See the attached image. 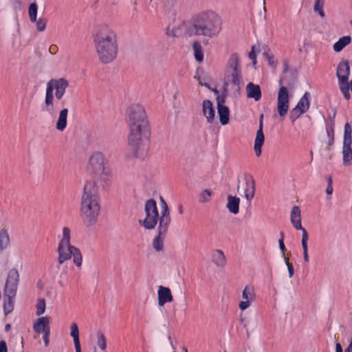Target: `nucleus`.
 <instances>
[{
  "mask_svg": "<svg viewBox=\"0 0 352 352\" xmlns=\"http://www.w3.org/2000/svg\"><path fill=\"white\" fill-rule=\"evenodd\" d=\"M324 5V0H316L314 6V12H317L321 18H324L325 16L323 10Z\"/></svg>",
  "mask_w": 352,
  "mask_h": 352,
  "instance_id": "41",
  "label": "nucleus"
},
{
  "mask_svg": "<svg viewBox=\"0 0 352 352\" xmlns=\"http://www.w3.org/2000/svg\"><path fill=\"white\" fill-rule=\"evenodd\" d=\"M264 56H265L267 60V63H268V65L272 67H275L276 66V64H277V61L275 59L274 56H273V54H270L268 52H265L264 53Z\"/></svg>",
  "mask_w": 352,
  "mask_h": 352,
  "instance_id": "46",
  "label": "nucleus"
},
{
  "mask_svg": "<svg viewBox=\"0 0 352 352\" xmlns=\"http://www.w3.org/2000/svg\"><path fill=\"white\" fill-rule=\"evenodd\" d=\"M33 330L38 334L50 331V319L48 316L38 317L32 324Z\"/></svg>",
  "mask_w": 352,
  "mask_h": 352,
  "instance_id": "21",
  "label": "nucleus"
},
{
  "mask_svg": "<svg viewBox=\"0 0 352 352\" xmlns=\"http://www.w3.org/2000/svg\"><path fill=\"white\" fill-rule=\"evenodd\" d=\"M71 229L67 226H64L58 236V244L71 243Z\"/></svg>",
  "mask_w": 352,
  "mask_h": 352,
  "instance_id": "31",
  "label": "nucleus"
},
{
  "mask_svg": "<svg viewBox=\"0 0 352 352\" xmlns=\"http://www.w3.org/2000/svg\"><path fill=\"white\" fill-rule=\"evenodd\" d=\"M70 336L72 337L74 340V344L80 343L79 330L77 324L75 322L72 323L70 326Z\"/></svg>",
  "mask_w": 352,
  "mask_h": 352,
  "instance_id": "40",
  "label": "nucleus"
},
{
  "mask_svg": "<svg viewBox=\"0 0 352 352\" xmlns=\"http://www.w3.org/2000/svg\"><path fill=\"white\" fill-rule=\"evenodd\" d=\"M128 145L135 157L143 158L148 149L151 135L149 123L129 124Z\"/></svg>",
  "mask_w": 352,
  "mask_h": 352,
  "instance_id": "4",
  "label": "nucleus"
},
{
  "mask_svg": "<svg viewBox=\"0 0 352 352\" xmlns=\"http://www.w3.org/2000/svg\"><path fill=\"white\" fill-rule=\"evenodd\" d=\"M245 88H260L259 85H254L253 82H249Z\"/></svg>",
  "mask_w": 352,
  "mask_h": 352,
  "instance_id": "56",
  "label": "nucleus"
},
{
  "mask_svg": "<svg viewBox=\"0 0 352 352\" xmlns=\"http://www.w3.org/2000/svg\"><path fill=\"white\" fill-rule=\"evenodd\" d=\"M292 97L288 89H279L277 96V111L280 117H285L287 114Z\"/></svg>",
  "mask_w": 352,
  "mask_h": 352,
  "instance_id": "18",
  "label": "nucleus"
},
{
  "mask_svg": "<svg viewBox=\"0 0 352 352\" xmlns=\"http://www.w3.org/2000/svg\"><path fill=\"white\" fill-rule=\"evenodd\" d=\"M106 188L95 186L94 184H85L80 199V217L86 226L96 223L100 213V204L98 192Z\"/></svg>",
  "mask_w": 352,
  "mask_h": 352,
  "instance_id": "2",
  "label": "nucleus"
},
{
  "mask_svg": "<svg viewBox=\"0 0 352 352\" xmlns=\"http://www.w3.org/2000/svg\"><path fill=\"white\" fill-rule=\"evenodd\" d=\"M43 334V341L45 342V346H47L49 345V343H50V331H47V332H45V333H42Z\"/></svg>",
  "mask_w": 352,
  "mask_h": 352,
  "instance_id": "51",
  "label": "nucleus"
},
{
  "mask_svg": "<svg viewBox=\"0 0 352 352\" xmlns=\"http://www.w3.org/2000/svg\"><path fill=\"white\" fill-rule=\"evenodd\" d=\"M96 50L103 64L112 63L117 57L118 46L113 30L106 24L99 25L94 36Z\"/></svg>",
  "mask_w": 352,
  "mask_h": 352,
  "instance_id": "1",
  "label": "nucleus"
},
{
  "mask_svg": "<svg viewBox=\"0 0 352 352\" xmlns=\"http://www.w3.org/2000/svg\"><path fill=\"white\" fill-rule=\"evenodd\" d=\"M326 180L327 182V186H332L333 185V179H332V177L331 176H327L326 177Z\"/></svg>",
  "mask_w": 352,
  "mask_h": 352,
  "instance_id": "58",
  "label": "nucleus"
},
{
  "mask_svg": "<svg viewBox=\"0 0 352 352\" xmlns=\"http://www.w3.org/2000/svg\"><path fill=\"white\" fill-rule=\"evenodd\" d=\"M126 119L128 125L149 123L146 108L140 102L131 103L127 107Z\"/></svg>",
  "mask_w": 352,
  "mask_h": 352,
  "instance_id": "8",
  "label": "nucleus"
},
{
  "mask_svg": "<svg viewBox=\"0 0 352 352\" xmlns=\"http://www.w3.org/2000/svg\"><path fill=\"white\" fill-rule=\"evenodd\" d=\"M191 23H187L184 21H179L173 25H168L166 28V34L168 37H179L183 35L190 36L189 29Z\"/></svg>",
  "mask_w": 352,
  "mask_h": 352,
  "instance_id": "17",
  "label": "nucleus"
},
{
  "mask_svg": "<svg viewBox=\"0 0 352 352\" xmlns=\"http://www.w3.org/2000/svg\"><path fill=\"white\" fill-rule=\"evenodd\" d=\"M256 294L254 287L252 285H246L241 294V300L239 302V308L241 311H245L250 308L256 300Z\"/></svg>",
  "mask_w": 352,
  "mask_h": 352,
  "instance_id": "14",
  "label": "nucleus"
},
{
  "mask_svg": "<svg viewBox=\"0 0 352 352\" xmlns=\"http://www.w3.org/2000/svg\"><path fill=\"white\" fill-rule=\"evenodd\" d=\"M283 72L279 80L280 88H287L295 85L297 80V71L290 67L287 62L283 63Z\"/></svg>",
  "mask_w": 352,
  "mask_h": 352,
  "instance_id": "16",
  "label": "nucleus"
},
{
  "mask_svg": "<svg viewBox=\"0 0 352 352\" xmlns=\"http://www.w3.org/2000/svg\"><path fill=\"white\" fill-rule=\"evenodd\" d=\"M192 50L196 60L201 63L204 60V52L203 47L199 41H195L193 43Z\"/></svg>",
  "mask_w": 352,
  "mask_h": 352,
  "instance_id": "35",
  "label": "nucleus"
},
{
  "mask_svg": "<svg viewBox=\"0 0 352 352\" xmlns=\"http://www.w3.org/2000/svg\"><path fill=\"white\" fill-rule=\"evenodd\" d=\"M282 256H283V257L284 258L285 265H287L288 263H290L289 262V257L285 255V252L284 253V254H282Z\"/></svg>",
  "mask_w": 352,
  "mask_h": 352,
  "instance_id": "61",
  "label": "nucleus"
},
{
  "mask_svg": "<svg viewBox=\"0 0 352 352\" xmlns=\"http://www.w3.org/2000/svg\"><path fill=\"white\" fill-rule=\"evenodd\" d=\"M349 74V61L346 59H342L339 63L336 70V75L338 78L340 88H342V87H345L348 85Z\"/></svg>",
  "mask_w": 352,
  "mask_h": 352,
  "instance_id": "19",
  "label": "nucleus"
},
{
  "mask_svg": "<svg viewBox=\"0 0 352 352\" xmlns=\"http://www.w3.org/2000/svg\"><path fill=\"white\" fill-rule=\"evenodd\" d=\"M173 300L170 289L168 287L160 286L157 291L158 305L163 307L167 302H171Z\"/></svg>",
  "mask_w": 352,
  "mask_h": 352,
  "instance_id": "23",
  "label": "nucleus"
},
{
  "mask_svg": "<svg viewBox=\"0 0 352 352\" xmlns=\"http://www.w3.org/2000/svg\"><path fill=\"white\" fill-rule=\"evenodd\" d=\"M15 296L6 295L5 294L3 299V309L5 314L7 315L12 311L14 309V300Z\"/></svg>",
  "mask_w": 352,
  "mask_h": 352,
  "instance_id": "34",
  "label": "nucleus"
},
{
  "mask_svg": "<svg viewBox=\"0 0 352 352\" xmlns=\"http://www.w3.org/2000/svg\"><path fill=\"white\" fill-rule=\"evenodd\" d=\"M19 282V273L16 268L9 270L5 283L4 293L6 295L16 296Z\"/></svg>",
  "mask_w": 352,
  "mask_h": 352,
  "instance_id": "15",
  "label": "nucleus"
},
{
  "mask_svg": "<svg viewBox=\"0 0 352 352\" xmlns=\"http://www.w3.org/2000/svg\"><path fill=\"white\" fill-rule=\"evenodd\" d=\"M278 245H279V248L282 252V254H284V253L286 251V248H285V245L284 244V241H283V236L282 235L280 239L278 240Z\"/></svg>",
  "mask_w": 352,
  "mask_h": 352,
  "instance_id": "50",
  "label": "nucleus"
},
{
  "mask_svg": "<svg viewBox=\"0 0 352 352\" xmlns=\"http://www.w3.org/2000/svg\"><path fill=\"white\" fill-rule=\"evenodd\" d=\"M212 195V190L205 189L202 190L199 195V201L201 204H206L210 201L211 196Z\"/></svg>",
  "mask_w": 352,
  "mask_h": 352,
  "instance_id": "39",
  "label": "nucleus"
},
{
  "mask_svg": "<svg viewBox=\"0 0 352 352\" xmlns=\"http://www.w3.org/2000/svg\"><path fill=\"white\" fill-rule=\"evenodd\" d=\"M286 265H287V270H288L289 276L290 278H292L294 276V270L293 266H292V265L291 263H288Z\"/></svg>",
  "mask_w": 352,
  "mask_h": 352,
  "instance_id": "53",
  "label": "nucleus"
},
{
  "mask_svg": "<svg viewBox=\"0 0 352 352\" xmlns=\"http://www.w3.org/2000/svg\"><path fill=\"white\" fill-rule=\"evenodd\" d=\"M36 29L39 32H43L46 28L47 19L45 18H40L38 21L36 20Z\"/></svg>",
  "mask_w": 352,
  "mask_h": 352,
  "instance_id": "45",
  "label": "nucleus"
},
{
  "mask_svg": "<svg viewBox=\"0 0 352 352\" xmlns=\"http://www.w3.org/2000/svg\"><path fill=\"white\" fill-rule=\"evenodd\" d=\"M325 191L329 196H331L333 193V186H327Z\"/></svg>",
  "mask_w": 352,
  "mask_h": 352,
  "instance_id": "54",
  "label": "nucleus"
},
{
  "mask_svg": "<svg viewBox=\"0 0 352 352\" xmlns=\"http://www.w3.org/2000/svg\"><path fill=\"white\" fill-rule=\"evenodd\" d=\"M0 352H8L6 343L3 340L0 342Z\"/></svg>",
  "mask_w": 352,
  "mask_h": 352,
  "instance_id": "52",
  "label": "nucleus"
},
{
  "mask_svg": "<svg viewBox=\"0 0 352 352\" xmlns=\"http://www.w3.org/2000/svg\"><path fill=\"white\" fill-rule=\"evenodd\" d=\"M217 113L219 117V121L222 125H226L229 122L230 110L227 106L217 107Z\"/></svg>",
  "mask_w": 352,
  "mask_h": 352,
  "instance_id": "30",
  "label": "nucleus"
},
{
  "mask_svg": "<svg viewBox=\"0 0 352 352\" xmlns=\"http://www.w3.org/2000/svg\"><path fill=\"white\" fill-rule=\"evenodd\" d=\"M170 223V212L166 203L162 199L161 205V218L157 228V235L153 241V247L156 251L164 248V241Z\"/></svg>",
  "mask_w": 352,
  "mask_h": 352,
  "instance_id": "7",
  "label": "nucleus"
},
{
  "mask_svg": "<svg viewBox=\"0 0 352 352\" xmlns=\"http://www.w3.org/2000/svg\"><path fill=\"white\" fill-rule=\"evenodd\" d=\"M302 239H301V244L302 247V250H308V241H309V235L307 230H302Z\"/></svg>",
  "mask_w": 352,
  "mask_h": 352,
  "instance_id": "44",
  "label": "nucleus"
},
{
  "mask_svg": "<svg viewBox=\"0 0 352 352\" xmlns=\"http://www.w3.org/2000/svg\"><path fill=\"white\" fill-rule=\"evenodd\" d=\"M74 346H75L76 352H81V348H80V343L75 344Z\"/></svg>",
  "mask_w": 352,
  "mask_h": 352,
  "instance_id": "60",
  "label": "nucleus"
},
{
  "mask_svg": "<svg viewBox=\"0 0 352 352\" xmlns=\"http://www.w3.org/2000/svg\"><path fill=\"white\" fill-rule=\"evenodd\" d=\"M36 311L35 314L37 316H42V315L45 312L46 310V302L45 299L39 298L37 300L36 305H35Z\"/></svg>",
  "mask_w": 352,
  "mask_h": 352,
  "instance_id": "37",
  "label": "nucleus"
},
{
  "mask_svg": "<svg viewBox=\"0 0 352 352\" xmlns=\"http://www.w3.org/2000/svg\"><path fill=\"white\" fill-rule=\"evenodd\" d=\"M289 219L292 225L296 230H305V228L302 226L301 211L298 206H295L292 207L290 212Z\"/></svg>",
  "mask_w": 352,
  "mask_h": 352,
  "instance_id": "24",
  "label": "nucleus"
},
{
  "mask_svg": "<svg viewBox=\"0 0 352 352\" xmlns=\"http://www.w3.org/2000/svg\"><path fill=\"white\" fill-rule=\"evenodd\" d=\"M87 168L91 178L85 184H94L95 186L107 188L111 177V171L101 152L96 151L89 157Z\"/></svg>",
  "mask_w": 352,
  "mask_h": 352,
  "instance_id": "5",
  "label": "nucleus"
},
{
  "mask_svg": "<svg viewBox=\"0 0 352 352\" xmlns=\"http://www.w3.org/2000/svg\"><path fill=\"white\" fill-rule=\"evenodd\" d=\"M28 14L30 21L32 22H36L37 16V4L35 2L32 3L30 5L28 8Z\"/></svg>",
  "mask_w": 352,
  "mask_h": 352,
  "instance_id": "42",
  "label": "nucleus"
},
{
  "mask_svg": "<svg viewBox=\"0 0 352 352\" xmlns=\"http://www.w3.org/2000/svg\"><path fill=\"white\" fill-rule=\"evenodd\" d=\"M263 118L262 114L260 118L259 129L256 132V138L254 140V150L257 157H260L262 153V146L264 144L265 136L263 131Z\"/></svg>",
  "mask_w": 352,
  "mask_h": 352,
  "instance_id": "22",
  "label": "nucleus"
},
{
  "mask_svg": "<svg viewBox=\"0 0 352 352\" xmlns=\"http://www.w3.org/2000/svg\"><path fill=\"white\" fill-rule=\"evenodd\" d=\"M225 87H241L244 86L242 77L240 58L236 53L229 57L225 68L223 76Z\"/></svg>",
  "mask_w": 352,
  "mask_h": 352,
  "instance_id": "6",
  "label": "nucleus"
},
{
  "mask_svg": "<svg viewBox=\"0 0 352 352\" xmlns=\"http://www.w3.org/2000/svg\"><path fill=\"white\" fill-rule=\"evenodd\" d=\"M256 47L255 45L252 47L251 51L250 52L248 56L252 60V64L254 66L256 65Z\"/></svg>",
  "mask_w": 352,
  "mask_h": 352,
  "instance_id": "47",
  "label": "nucleus"
},
{
  "mask_svg": "<svg viewBox=\"0 0 352 352\" xmlns=\"http://www.w3.org/2000/svg\"><path fill=\"white\" fill-rule=\"evenodd\" d=\"M58 261L63 264L65 261L73 257L74 263L80 267L82 263V256L80 250L71 243L58 244Z\"/></svg>",
  "mask_w": 352,
  "mask_h": 352,
  "instance_id": "10",
  "label": "nucleus"
},
{
  "mask_svg": "<svg viewBox=\"0 0 352 352\" xmlns=\"http://www.w3.org/2000/svg\"><path fill=\"white\" fill-rule=\"evenodd\" d=\"M240 198L236 196L228 195L227 197L226 208L228 211L233 214H236L239 212Z\"/></svg>",
  "mask_w": 352,
  "mask_h": 352,
  "instance_id": "27",
  "label": "nucleus"
},
{
  "mask_svg": "<svg viewBox=\"0 0 352 352\" xmlns=\"http://www.w3.org/2000/svg\"><path fill=\"white\" fill-rule=\"evenodd\" d=\"M342 88H352V80L349 82L348 85L345 87H342Z\"/></svg>",
  "mask_w": 352,
  "mask_h": 352,
  "instance_id": "62",
  "label": "nucleus"
},
{
  "mask_svg": "<svg viewBox=\"0 0 352 352\" xmlns=\"http://www.w3.org/2000/svg\"><path fill=\"white\" fill-rule=\"evenodd\" d=\"M161 218L157 203L153 199L148 200L144 205V218L140 221V224L145 229H153Z\"/></svg>",
  "mask_w": 352,
  "mask_h": 352,
  "instance_id": "9",
  "label": "nucleus"
},
{
  "mask_svg": "<svg viewBox=\"0 0 352 352\" xmlns=\"http://www.w3.org/2000/svg\"><path fill=\"white\" fill-rule=\"evenodd\" d=\"M336 352H343L342 346L338 342L336 344Z\"/></svg>",
  "mask_w": 352,
  "mask_h": 352,
  "instance_id": "57",
  "label": "nucleus"
},
{
  "mask_svg": "<svg viewBox=\"0 0 352 352\" xmlns=\"http://www.w3.org/2000/svg\"><path fill=\"white\" fill-rule=\"evenodd\" d=\"M13 3L16 5L20 6L22 0H12Z\"/></svg>",
  "mask_w": 352,
  "mask_h": 352,
  "instance_id": "63",
  "label": "nucleus"
},
{
  "mask_svg": "<svg viewBox=\"0 0 352 352\" xmlns=\"http://www.w3.org/2000/svg\"><path fill=\"white\" fill-rule=\"evenodd\" d=\"M303 258L306 263L309 262V258L308 250L303 251Z\"/></svg>",
  "mask_w": 352,
  "mask_h": 352,
  "instance_id": "55",
  "label": "nucleus"
},
{
  "mask_svg": "<svg viewBox=\"0 0 352 352\" xmlns=\"http://www.w3.org/2000/svg\"><path fill=\"white\" fill-rule=\"evenodd\" d=\"M96 344L101 351H106L107 347V339L104 334L100 331L96 333Z\"/></svg>",
  "mask_w": 352,
  "mask_h": 352,
  "instance_id": "36",
  "label": "nucleus"
},
{
  "mask_svg": "<svg viewBox=\"0 0 352 352\" xmlns=\"http://www.w3.org/2000/svg\"><path fill=\"white\" fill-rule=\"evenodd\" d=\"M344 352H352V338L351 339L350 343Z\"/></svg>",
  "mask_w": 352,
  "mask_h": 352,
  "instance_id": "59",
  "label": "nucleus"
},
{
  "mask_svg": "<svg viewBox=\"0 0 352 352\" xmlns=\"http://www.w3.org/2000/svg\"><path fill=\"white\" fill-rule=\"evenodd\" d=\"M10 243V236L8 230L6 228L0 230V250H3L7 249Z\"/></svg>",
  "mask_w": 352,
  "mask_h": 352,
  "instance_id": "33",
  "label": "nucleus"
},
{
  "mask_svg": "<svg viewBox=\"0 0 352 352\" xmlns=\"http://www.w3.org/2000/svg\"><path fill=\"white\" fill-rule=\"evenodd\" d=\"M351 43V37L350 36H344L341 37L333 45V49L336 52H341L346 46Z\"/></svg>",
  "mask_w": 352,
  "mask_h": 352,
  "instance_id": "32",
  "label": "nucleus"
},
{
  "mask_svg": "<svg viewBox=\"0 0 352 352\" xmlns=\"http://www.w3.org/2000/svg\"><path fill=\"white\" fill-rule=\"evenodd\" d=\"M65 89H46L43 109L49 115H53L55 104L62 98Z\"/></svg>",
  "mask_w": 352,
  "mask_h": 352,
  "instance_id": "13",
  "label": "nucleus"
},
{
  "mask_svg": "<svg viewBox=\"0 0 352 352\" xmlns=\"http://www.w3.org/2000/svg\"><path fill=\"white\" fill-rule=\"evenodd\" d=\"M215 94L217 95V107L221 106H226L225 104L226 98H227V94L225 91V89H222L220 92L218 89H214Z\"/></svg>",
  "mask_w": 352,
  "mask_h": 352,
  "instance_id": "38",
  "label": "nucleus"
},
{
  "mask_svg": "<svg viewBox=\"0 0 352 352\" xmlns=\"http://www.w3.org/2000/svg\"><path fill=\"white\" fill-rule=\"evenodd\" d=\"M309 94L306 92L300 98L296 106L292 111V116L296 119L306 112L309 107Z\"/></svg>",
  "mask_w": 352,
  "mask_h": 352,
  "instance_id": "20",
  "label": "nucleus"
},
{
  "mask_svg": "<svg viewBox=\"0 0 352 352\" xmlns=\"http://www.w3.org/2000/svg\"><path fill=\"white\" fill-rule=\"evenodd\" d=\"M68 109H63L60 111L58 116V119L56 122V128L59 131H63L67 124V116H68Z\"/></svg>",
  "mask_w": 352,
  "mask_h": 352,
  "instance_id": "28",
  "label": "nucleus"
},
{
  "mask_svg": "<svg viewBox=\"0 0 352 352\" xmlns=\"http://www.w3.org/2000/svg\"><path fill=\"white\" fill-rule=\"evenodd\" d=\"M237 190L247 201L250 202L254 197L256 190L255 181L253 177L250 174H244L239 180Z\"/></svg>",
  "mask_w": 352,
  "mask_h": 352,
  "instance_id": "12",
  "label": "nucleus"
},
{
  "mask_svg": "<svg viewBox=\"0 0 352 352\" xmlns=\"http://www.w3.org/2000/svg\"><path fill=\"white\" fill-rule=\"evenodd\" d=\"M342 92L346 100L352 99V89H342Z\"/></svg>",
  "mask_w": 352,
  "mask_h": 352,
  "instance_id": "48",
  "label": "nucleus"
},
{
  "mask_svg": "<svg viewBox=\"0 0 352 352\" xmlns=\"http://www.w3.org/2000/svg\"><path fill=\"white\" fill-rule=\"evenodd\" d=\"M199 84L201 86H204L208 88H210L212 85L211 80L210 79L206 78H203L201 80H200Z\"/></svg>",
  "mask_w": 352,
  "mask_h": 352,
  "instance_id": "49",
  "label": "nucleus"
},
{
  "mask_svg": "<svg viewBox=\"0 0 352 352\" xmlns=\"http://www.w3.org/2000/svg\"><path fill=\"white\" fill-rule=\"evenodd\" d=\"M247 96L254 98L256 101L258 100L261 97L260 89H247Z\"/></svg>",
  "mask_w": 352,
  "mask_h": 352,
  "instance_id": "43",
  "label": "nucleus"
},
{
  "mask_svg": "<svg viewBox=\"0 0 352 352\" xmlns=\"http://www.w3.org/2000/svg\"><path fill=\"white\" fill-rule=\"evenodd\" d=\"M342 155L344 166H351L352 164V126L348 122L344 127Z\"/></svg>",
  "mask_w": 352,
  "mask_h": 352,
  "instance_id": "11",
  "label": "nucleus"
},
{
  "mask_svg": "<svg viewBox=\"0 0 352 352\" xmlns=\"http://www.w3.org/2000/svg\"><path fill=\"white\" fill-rule=\"evenodd\" d=\"M10 327H10V324H6V327H5V330H6V331H10Z\"/></svg>",
  "mask_w": 352,
  "mask_h": 352,
  "instance_id": "64",
  "label": "nucleus"
},
{
  "mask_svg": "<svg viewBox=\"0 0 352 352\" xmlns=\"http://www.w3.org/2000/svg\"><path fill=\"white\" fill-rule=\"evenodd\" d=\"M212 261L218 267L223 268L227 263L226 257L223 252L221 250H215L212 254Z\"/></svg>",
  "mask_w": 352,
  "mask_h": 352,
  "instance_id": "26",
  "label": "nucleus"
},
{
  "mask_svg": "<svg viewBox=\"0 0 352 352\" xmlns=\"http://www.w3.org/2000/svg\"><path fill=\"white\" fill-rule=\"evenodd\" d=\"M203 114L208 123H212L215 119V111L212 102L205 100L202 103Z\"/></svg>",
  "mask_w": 352,
  "mask_h": 352,
  "instance_id": "25",
  "label": "nucleus"
},
{
  "mask_svg": "<svg viewBox=\"0 0 352 352\" xmlns=\"http://www.w3.org/2000/svg\"><path fill=\"white\" fill-rule=\"evenodd\" d=\"M221 29L220 16L212 10H206L195 16L188 31L190 36L197 35L212 38L219 36Z\"/></svg>",
  "mask_w": 352,
  "mask_h": 352,
  "instance_id": "3",
  "label": "nucleus"
},
{
  "mask_svg": "<svg viewBox=\"0 0 352 352\" xmlns=\"http://www.w3.org/2000/svg\"><path fill=\"white\" fill-rule=\"evenodd\" d=\"M68 86H71V85L67 78H56L48 82L47 88H66Z\"/></svg>",
  "mask_w": 352,
  "mask_h": 352,
  "instance_id": "29",
  "label": "nucleus"
}]
</instances>
